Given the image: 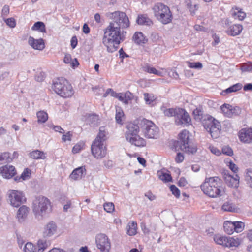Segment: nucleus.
<instances>
[{
    "mask_svg": "<svg viewBox=\"0 0 252 252\" xmlns=\"http://www.w3.org/2000/svg\"><path fill=\"white\" fill-rule=\"evenodd\" d=\"M30 157L34 159H45L46 156L43 152L36 150L30 153Z\"/></svg>",
    "mask_w": 252,
    "mask_h": 252,
    "instance_id": "obj_29",
    "label": "nucleus"
},
{
    "mask_svg": "<svg viewBox=\"0 0 252 252\" xmlns=\"http://www.w3.org/2000/svg\"><path fill=\"white\" fill-rule=\"evenodd\" d=\"M144 70L150 74H154L158 76H163V73L159 70H157L155 67L149 65H147L144 67Z\"/></svg>",
    "mask_w": 252,
    "mask_h": 252,
    "instance_id": "obj_35",
    "label": "nucleus"
},
{
    "mask_svg": "<svg viewBox=\"0 0 252 252\" xmlns=\"http://www.w3.org/2000/svg\"><path fill=\"white\" fill-rule=\"evenodd\" d=\"M0 174L6 179H10L14 176L16 172L13 166L6 165L0 167Z\"/></svg>",
    "mask_w": 252,
    "mask_h": 252,
    "instance_id": "obj_19",
    "label": "nucleus"
},
{
    "mask_svg": "<svg viewBox=\"0 0 252 252\" xmlns=\"http://www.w3.org/2000/svg\"><path fill=\"white\" fill-rule=\"evenodd\" d=\"M192 113L196 120H201L203 118V112L199 108H197L194 109Z\"/></svg>",
    "mask_w": 252,
    "mask_h": 252,
    "instance_id": "obj_51",
    "label": "nucleus"
},
{
    "mask_svg": "<svg viewBox=\"0 0 252 252\" xmlns=\"http://www.w3.org/2000/svg\"><path fill=\"white\" fill-rule=\"evenodd\" d=\"M202 124L205 129L209 131L211 137L216 139L220 137V122L210 116H205Z\"/></svg>",
    "mask_w": 252,
    "mask_h": 252,
    "instance_id": "obj_8",
    "label": "nucleus"
},
{
    "mask_svg": "<svg viewBox=\"0 0 252 252\" xmlns=\"http://www.w3.org/2000/svg\"><path fill=\"white\" fill-rule=\"evenodd\" d=\"M93 155L96 158H102L106 156V148L104 143L94 141L91 146Z\"/></svg>",
    "mask_w": 252,
    "mask_h": 252,
    "instance_id": "obj_15",
    "label": "nucleus"
},
{
    "mask_svg": "<svg viewBox=\"0 0 252 252\" xmlns=\"http://www.w3.org/2000/svg\"><path fill=\"white\" fill-rule=\"evenodd\" d=\"M240 244L238 239H235L231 237L221 236V245L227 247H238Z\"/></svg>",
    "mask_w": 252,
    "mask_h": 252,
    "instance_id": "obj_22",
    "label": "nucleus"
},
{
    "mask_svg": "<svg viewBox=\"0 0 252 252\" xmlns=\"http://www.w3.org/2000/svg\"><path fill=\"white\" fill-rule=\"evenodd\" d=\"M28 44L35 50H42L45 48L44 40L41 38L35 39L33 37L30 36L28 39Z\"/></svg>",
    "mask_w": 252,
    "mask_h": 252,
    "instance_id": "obj_21",
    "label": "nucleus"
},
{
    "mask_svg": "<svg viewBox=\"0 0 252 252\" xmlns=\"http://www.w3.org/2000/svg\"><path fill=\"white\" fill-rule=\"evenodd\" d=\"M37 122L38 123H45L48 118L47 113L44 111H40L37 112Z\"/></svg>",
    "mask_w": 252,
    "mask_h": 252,
    "instance_id": "obj_36",
    "label": "nucleus"
},
{
    "mask_svg": "<svg viewBox=\"0 0 252 252\" xmlns=\"http://www.w3.org/2000/svg\"><path fill=\"white\" fill-rule=\"evenodd\" d=\"M51 208L50 200L45 196H36L32 201V211L38 219H41L51 209Z\"/></svg>",
    "mask_w": 252,
    "mask_h": 252,
    "instance_id": "obj_3",
    "label": "nucleus"
},
{
    "mask_svg": "<svg viewBox=\"0 0 252 252\" xmlns=\"http://www.w3.org/2000/svg\"><path fill=\"white\" fill-rule=\"evenodd\" d=\"M222 173L225 182L228 186L235 188L239 187L240 178L237 174L232 176L226 170H224Z\"/></svg>",
    "mask_w": 252,
    "mask_h": 252,
    "instance_id": "obj_16",
    "label": "nucleus"
},
{
    "mask_svg": "<svg viewBox=\"0 0 252 252\" xmlns=\"http://www.w3.org/2000/svg\"><path fill=\"white\" fill-rule=\"evenodd\" d=\"M77 43H78V41H77V37L76 36H73L71 39V41H70V44H71V47L73 48V49H74L77 45Z\"/></svg>",
    "mask_w": 252,
    "mask_h": 252,
    "instance_id": "obj_63",
    "label": "nucleus"
},
{
    "mask_svg": "<svg viewBox=\"0 0 252 252\" xmlns=\"http://www.w3.org/2000/svg\"><path fill=\"white\" fill-rule=\"evenodd\" d=\"M161 109L165 116L167 117H174V119L175 118L176 112H177V108L165 109V108L163 107Z\"/></svg>",
    "mask_w": 252,
    "mask_h": 252,
    "instance_id": "obj_40",
    "label": "nucleus"
},
{
    "mask_svg": "<svg viewBox=\"0 0 252 252\" xmlns=\"http://www.w3.org/2000/svg\"><path fill=\"white\" fill-rule=\"evenodd\" d=\"M32 30L33 31H39L43 33H45L46 32L44 23L40 21L35 22L32 27Z\"/></svg>",
    "mask_w": 252,
    "mask_h": 252,
    "instance_id": "obj_34",
    "label": "nucleus"
},
{
    "mask_svg": "<svg viewBox=\"0 0 252 252\" xmlns=\"http://www.w3.org/2000/svg\"><path fill=\"white\" fill-rule=\"evenodd\" d=\"M154 15L158 21L163 24L170 23L172 20V15L169 8L166 5L158 3L153 7Z\"/></svg>",
    "mask_w": 252,
    "mask_h": 252,
    "instance_id": "obj_7",
    "label": "nucleus"
},
{
    "mask_svg": "<svg viewBox=\"0 0 252 252\" xmlns=\"http://www.w3.org/2000/svg\"><path fill=\"white\" fill-rule=\"evenodd\" d=\"M170 191L172 194L177 198H179L180 196V191L179 189L175 185H172L170 187Z\"/></svg>",
    "mask_w": 252,
    "mask_h": 252,
    "instance_id": "obj_53",
    "label": "nucleus"
},
{
    "mask_svg": "<svg viewBox=\"0 0 252 252\" xmlns=\"http://www.w3.org/2000/svg\"><path fill=\"white\" fill-rule=\"evenodd\" d=\"M23 250L24 252H35L36 247L31 242H27L25 244Z\"/></svg>",
    "mask_w": 252,
    "mask_h": 252,
    "instance_id": "obj_44",
    "label": "nucleus"
},
{
    "mask_svg": "<svg viewBox=\"0 0 252 252\" xmlns=\"http://www.w3.org/2000/svg\"><path fill=\"white\" fill-rule=\"evenodd\" d=\"M175 123L177 126H189L191 123V118L185 109L177 108V112L175 118Z\"/></svg>",
    "mask_w": 252,
    "mask_h": 252,
    "instance_id": "obj_14",
    "label": "nucleus"
},
{
    "mask_svg": "<svg viewBox=\"0 0 252 252\" xmlns=\"http://www.w3.org/2000/svg\"><path fill=\"white\" fill-rule=\"evenodd\" d=\"M241 69L243 72L252 71V62L244 63L241 65Z\"/></svg>",
    "mask_w": 252,
    "mask_h": 252,
    "instance_id": "obj_48",
    "label": "nucleus"
},
{
    "mask_svg": "<svg viewBox=\"0 0 252 252\" xmlns=\"http://www.w3.org/2000/svg\"><path fill=\"white\" fill-rule=\"evenodd\" d=\"M239 109L238 107H234L228 104H224L221 105V112L227 117H232L238 114Z\"/></svg>",
    "mask_w": 252,
    "mask_h": 252,
    "instance_id": "obj_18",
    "label": "nucleus"
},
{
    "mask_svg": "<svg viewBox=\"0 0 252 252\" xmlns=\"http://www.w3.org/2000/svg\"><path fill=\"white\" fill-rule=\"evenodd\" d=\"M221 209L225 211L234 212L236 208L232 203L227 201L221 206Z\"/></svg>",
    "mask_w": 252,
    "mask_h": 252,
    "instance_id": "obj_43",
    "label": "nucleus"
},
{
    "mask_svg": "<svg viewBox=\"0 0 252 252\" xmlns=\"http://www.w3.org/2000/svg\"><path fill=\"white\" fill-rule=\"evenodd\" d=\"M29 212V208L26 205L21 206L17 213V218L19 222L24 221Z\"/></svg>",
    "mask_w": 252,
    "mask_h": 252,
    "instance_id": "obj_24",
    "label": "nucleus"
},
{
    "mask_svg": "<svg viewBox=\"0 0 252 252\" xmlns=\"http://www.w3.org/2000/svg\"><path fill=\"white\" fill-rule=\"evenodd\" d=\"M124 116V113L123 110L120 107L116 108L115 119L117 123L122 124V118Z\"/></svg>",
    "mask_w": 252,
    "mask_h": 252,
    "instance_id": "obj_42",
    "label": "nucleus"
},
{
    "mask_svg": "<svg viewBox=\"0 0 252 252\" xmlns=\"http://www.w3.org/2000/svg\"><path fill=\"white\" fill-rule=\"evenodd\" d=\"M63 62L66 64H69L73 68L76 67L79 65L77 60L76 58L72 59L71 55L69 54L66 53L65 54Z\"/></svg>",
    "mask_w": 252,
    "mask_h": 252,
    "instance_id": "obj_28",
    "label": "nucleus"
},
{
    "mask_svg": "<svg viewBox=\"0 0 252 252\" xmlns=\"http://www.w3.org/2000/svg\"><path fill=\"white\" fill-rule=\"evenodd\" d=\"M139 132V126L133 123H129L126 126L125 136L126 141L132 145L137 147H143L145 146L146 142L144 139L138 135Z\"/></svg>",
    "mask_w": 252,
    "mask_h": 252,
    "instance_id": "obj_4",
    "label": "nucleus"
},
{
    "mask_svg": "<svg viewBox=\"0 0 252 252\" xmlns=\"http://www.w3.org/2000/svg\"><path fill=\"white\" fill-rule=\"evenodd\" d=\"M209 149L210 151L215 155L220 156V151L217 149L216 147L213 146H209Z\"/></svg>",
    "mask_w": 252,
    "mask_h": 252,
    "instance_id": "obj_60",
    "label": "nucleus"
},
{
    "mask_svg": "<svg viewBox=\"0 0 252 252\" xmlns=\"http://www.w3.org/2000/svg\"><path fill=\"white\" fill-rule=\"evenodd\" d=\"M191 134L187 130L184 129L179 134L178 140L175 142L174 146L175 151L180 150L188 154H194L197 149L191 141Z\"/></svg>",
    "mask_w": 252,
    "mask_h": 252,
    "instance_id": "obj_2",
    "label": "nucleus"
},
{
    "mask_svg": "<svg viewBox=\"0 0 252 252\" xmlns=\"http://www.w3.org/2000/svg\"><path fill=\"white\" fill-rule=\"evenodd\" d=\"M106 140V132L105 131L104 127H101L99 128V131L94 141L98 142L99 143H104Z\"/></svg>",
    "mask_w": 252,
    "mask_h": 252,
    "instance_id": "obj_31",
    "label": "nucleus"
},
{
    "mask_svg": "<svg viewBox=\"0 0 252 252\" xmlns=\"http://www.w3.org/2000/svg\"><path fill=\"white\" fill-rule=\"evenodd\" d=\"M4 20L6 25L11 28H13L16 26V21L14 18H9L7 19L4 18Z\"/></svg>",
    "mask_w": 252,
    "mask_h": 252,
    "instance_id": "obj_54",
    "label": "nucleus"
},
{
    "mask_svg": "<svg viewBox=\"0 0 252 252\" xmlns=\"http://www.w3.org/2000/svg\"><path fill=\"white\" fill-rule=\"evenodd\" d=\"M86 175V169L84 166L78 167L73 170L69 177L73 180L81 179Z\"/></svg>",
    "mask_w": 252,
    "mask_h": 252,
    "instance_id": "obj_23",
    "label": "nucleus"
},
{
    "mask_svg": "<svg viewBox=\"0 0 252 252\" xmlns=\"http://www.w3.org/2000/svg\"><path fill=\"white\" fill-rule=\"evenodd\" d=\"M12 161V158L11 157L10 154L8 152H4L0 154V164L10 162Z\"/></svg>",
    "mask_w": 252,
    "mask_h": 252,
    "instance_id": "obj_38",
    "label": "nucleus"
},
{
    "mask_svg": "<svg viewBox=\"0 0 252 252\" xmlns=\"http://www.w3.org/2000/svg\"><path fill=\"white\" fill-rule=\"evenodd\" d=\"M37 245L38 247L37 252H43L51 245V242L47 240L40 239L38 241Z\"/></svg>",
    "mask_w": 252,
    "mask_h": 252,
    "instance_id": "obj_27",
    "label": "nucleus"
},
{
    "mask_svg": "<svg viewBox=\"0 0 252 252\" xmlns=\"http://www.w3.org/2000/svg\"><path fill=\"white\" fill-rule=\"evenodd\" d=\"M104 209L108 213H111L114 210V205L113 203H106L103 205Z\"/></svg>",
    "mask_w": 252,
    "mask_h": 252,
    "instance_id": "obj_55",
    "label": "nucleus"
},
{
    "mask_svg": "<svg viewBox=\"0 0 252 252\" xmlns=\"http://www.w3.org/2000/svg\"><path fill=\"white\" fill-rule=\"evenodd\" d=\"M97 247L101 252H109L111 249V242L108 236L104 234H99L95 238Z\"/></svg>",
    "mask_w": 252,
    "mask_h": 252,
    "instance_id": "obj_13",
    "label": "nucleus"
},
{
    "mask_svg": "<svg viewBox=\"0 0 252 252\" xmlns=\"http://www.w3.org/2000/svg\"><path fill=\"white\" fill-rule=\"evenodd\" d=\"M158 174L159 178L164 182H168L172 180V177L169 173L163 172H158Z\"/></svg>",
    "mask_w": 252,
    "mask_h": 252,
    "instance_id": "obj_45",
    "label": "nucleus"
},
{
    "mask_svg": "<svg viewBox=\"0 0 252 252\" xmlns=\"http://www.w3.org/2000/svg\"><path fill=\"white\" fill-rule=\"evenodd\" d=\"M31 174V171L26 168L24 169V171L21 175L20 177H19V179H22L23 180H25L28 179V177H30Z\"/></svg>",
    "mask_w": 252,
    "mask_h": 252,
    "instance_id": "obj_56",
    "label": "nucleus"
},
{
    "mask_svg": "<svg viewBox=\"0 0 252 252\" xmlns=\"http://www.w3.org/2000/svg\"><path fill=\"white\" fill-rule=\"evenodd\" d=\"M58 227L55 222L50 221L44 226L43 236L44 237H50L57 233Z\"/></svg>",
    "mask_w": 252,
    "mask_h": 252,
    "instance_id": "obj_17",
    "label": "nucleus"
},
{
    "mask_svg": "<svg viewBox=\"0 0 252 252\" xmlns=\"http://www.w3.org/2000/svg\"><path fill=\"white\" fill-rule=\"evenodd\" d=\"M232 15L235 19L243 20L246 17V14L244 12L242 11L241 9L236 8L235 10L232 13Z\"/></svg>",
    "mask_w": 252,
    "mask_h": 252,
    "instance_id": "obj_37",
    "label": "nucleus"
},
{
    "mask_svg": "<svg viewBox=\"0 0 252 252\" xmlns=\"http://www.w3.org/2000/svg\"><path fill=\"white\" fill-rule=\"evenodd\" d=\"M111 14L113 21L110 23H115L114 25L119 26L120 28H126L129 27L128 18L124 12L115 11Z\"/></svg>",
    "mask_w": 252,
    "mask_h": 252,
    "instance_id": "obj_11",
    "label": "nucleus"
},
{
    "mask_svg": "<svg viewBox=\"0 0 252 252\" xmlns=\"http://www.w3.org/2000/svg\"><path fill=\"white\" fill-rule=\"evenodd\" d=\"M136 22L138 24L141 25L150 26L153 24L152 21L145 14L138 15Z\"/></svg>",
    "mask_w": 252,
    "mask_h": 252,
    "instance_id": "obj_25",
    "label": "nucleus"
},
{
    "mask_svg": "<svg viewBox=\"0 0 252 252\" xmlns=\"http://www.w3.org/2000/svg\"><path fill=\"white\" fill-rule=\"evenodd\" d=\"M117 93L115 92L112 89H108L105 93L103 94L104 97H106L107 95L110 94L111 96L115 97Z\"/></svg>",
    "mask_w": 252,
    "mask_h": 252,
    "instance_id": "obj_62",
    "label": "nucleus"
},
{
    "mask_svg": "<svg viewBox=\"0 0 252 252\" xmlns=\"http://www.w3.org/2000/svg\"><path fill=\"white\" fill-rule=\"evenodd\" d=\"M233 224H234L235 227L234 231L237 233L241 232L244 230L245 224L243 222L241 221H235L233 222Z\"/></svg>",
    "mask_w": 252,
    "mask_h": 252,
    "instance_id": "obj_47",
    "label": "nucleus"
},
{
    "mask_svg": "<svg viewBox=\"0 0 252 252\" xmlns=\"http://www.w3.org/2000/svg\"><path fill=\"white\" fill-rule=\"evenodd\" d=\"M8 200L12 206L18 207L26 202V198L23 192L10 190L8 192Z\"/></svg>",
    "mask_w": 252,
    "mask_h": 252,
    "instance_id": "obj_10",
    "label": "nucleus"
},
{
    "mask_svg": "<svg viewBox=\"0 0 252 252\" xmlns=\"http://www.w3.org/2000/svg\"><path fill=\"white\" fill-rule=\"evenodd\" d=\"M175 159L177 163H181L184 159V156L182 153L179 152L177 153Z\"/></svg>",
    "mask_w": 252,
    "mask_h": 252,
    "instance_id": "obj_59",
    "label": "nucleus"
},
{
    "mask_svg": "<svg viewBox=\"0 0 252 252\" xmlns=\"http://www.w3.org/2000/svg\"><path fill=\"white\" fill-rule=\"evenodd\" d=\"M143 96L146 103L147 104H151L156 99V97L153 94L145 93Z\"/></svg>",
    "mask_w": 252,
    "mask_h": 252,
    "instance_id": "obj_46",
    "label": "nucleus"
},
{
    "mask_svg": "<svg viewBox=\"0 0 252 252\" xmlns=\"http://www.w3.org/2000/svg\"><path fill=\"white\" fill-rule=\"evenodd\" d=\"M115 23H110L105 29L103 38V44L107 47L108 52L115 51L121 41L124 40L123 33H121L119 26Z\"/></svg>",
    "mask_w": 252,
    "mask_h": 252,
    "instance_id": "obj_1",
    "label": "nucleus"
},
{
    "mask_svg": "<svg viewBox=\"0 0 252 252\" xmlns=\"http://www.w3.org/2000/svg\"><path fill=\"white\" fill-rule=\"evenodd\" d=\"M245 180L249 186L252 188V169L249 168L246 170Z\"/></svg>",
    "mask_w": 252,
    "mask_h": 252,
    "instance_id": "obj_41",
    "label": "nucleus"
},
{
    "mask_svg": "<svg viewBox=\"0 0 252 252\" xmlns=\"http://www.w3.org/2000/svg\"><path fill=\"white\" fill-rule=\"evenodd\" d=\"M238 136L241 141L250 143L252 141V129L243 128L238 133Z\"/></svg>",
    "mask_w": 252,
    "mask_h": 252,
    "instance_id": "obj_20",
    "label": "nucleus"
},
{
    "mask_svg": "<svg viewBox=\"0 0 252 252\" xmlns=\"http://www.w3.org/2000/svg\"><path fill=\"white\" fill-rule=\"evenodd\" d=\"M115 97L118 98L120 101L123 102L125 104H127L129 101L131 99V94L129 92L125 94L117 93Z\"/></svg>",
    "mask_w": 252,
    "mask_h": 252,
    "instance_id": "obj_26",
    "label": "nucleus"
},
{
    "mask_svg": "<svg viewBox=\"0 0 252 252\" xmlns=\"http://www.w3.org/2000/svg\"><path fill=\"white\" fill-rule=\"evenodd\" d=\"M223 27L224 32L229 36H236L239 35L243 27L242 25L238 24H232L228 19H226L223 23Z\"/></svg>",
    "mask_w": 252,
    "mask_h": 252,
    "instance_id": "obj_12",
    "label": "nucleus"
},
{
    "mask_svg": "<svg viewBox=\"0 0 252 252\" xmlns=\"http://www.w3.org/2000/svg\"><path fill=\"white\" fill-rule=\"evenodd\" d=\"M223 229L224 231L228 234H232L234 231L235 227L233 222L227 220L223 223Z\"/></svg>",
    "mask_w": 252,
    "mask_h": 252,
    "instance_id": "obj_30",
    "label": "nucleus"
},
{
    "mask_svg": "<svg viewBox=\"0 0 252 252\" xmlns=\"http://www.w3.org/2000/svg\"><path fill=\"white\" fill-rule=\"evenodd\" d=\"M72 136V135L71 132L68 131L66 134L63 135L62 139L63 142L70 141Z\"/></svg>",
    "mask_w": 252,
    "mask_h": 252,
    "instance_id": "obj_57",
    "label": "nucleus"
},
{
    "mask_svg": "<svg viewBox=\"0 0 252 252\" xmlns=\"http://www.w3.org/2000/svg\"><path fill=\"white\" fill-rule=\"evenodd\" d=\"M52 88L57 94L64 98L70 97L74 94L71 85L63 78L53 80Z\"/></svg>",
    "mask_w": 252,
    "mask_h": 252,
    "instance_id": "obj_6",
    "label": "nucleus"
},
{
    "mask_svg": "<svg viewBox=\"0 0 252 252\" xmlns=\"http://www.w3.org/2000/svg\"><path fill=\"white\" fill-rule=\"evenodd\" d=\"M242 87V85L241 84L237 83L236 84H234V85L230 86L228 88H227L224 90H223L221 92V94L223 95L224 94H227L231 93L232 92H237V91L241 90Z\"/></svg>",
    "mask_w": 252,
    "mask_h": 252,
    "instance_id": "obj_32",
    "label": "nucleus"
},
{
    "mask_svg": "<svg viewBox=\"0 0 252 252\" xmlns=\"http://www.w3.org/2000/svg\"><path fill=\"white\" fill-rule=\"evenodd\" d=\"M137 223L134 221L129 223L127 226V233L129 236H133L137 233Z\"/></svg>",
    "mask_w": 252,
    "mask_h": 252,
    "instance_id": "obj_39",
    "label": "nucleus"
},
{
    "mask_svg": "<svg viewBox=\"0 0 252 252\" xmlns=\"http://www.w3.org/2000/svg\"><path fill=\"white\" fill-rule=\"evenodd\" d=\"M82 146L80 144H76L72 148V151L73 153H77L82 149Z\"/></svg>",
    "mask_w": 252,
    "mask_h": 252,
    "instance_id": "obj_64",
    "label": "nucleus"
},
{
    "mask_svg": "<svg viewBox=\"0 0 252 252\" xmlns=\"http://www.w3.org/2000/svg\"><path fill=\"white\" fill-rule=\"evenodd\" d=\"M133 39L134 42L138 44L145 43L147 41L143 34L139 32H137L134 33Z\"/></svg>",
    "mask_w": 252,
    "mask_h": 252,
    "instance_id": "obj_33",
    "label": "nucleus"
},
{
    "mask_svg": "<svg viewBox=\"0 0 252 252\" xmlns=\"http://www.w3.org/2000/svg\"><path fill=\"white\" fill-rule=\"evenodd\" d=\"M9 13V7L8 5H5L1 11V16L4 18L6 17Z\"/></svg>",
    "mask_w": 252,
    "mask_h": 252,
    "instance_id": "obj_58",
    "label": "nucleus"
},
{
    "mask_svg": "<svg viewBox=\"0 0 252 252\" xmlns=\"http://www.w3.org/2000/svg\"><path fill=\"white\" fill-rule=\"evenodd\" d=\"M228 166L234 173H236L238 171V168L236 165L233 162H229V164L228 165Z\"/></svg>",
    "mask_w": 252,
    "mask_h": 252,
    "instance_id": "obj_61",
    "label": "nucleus"
},
{
    "mask_svg": "<svg viewBox=\"0 0 252 252\" xmlns=\"http://www.w3.org/2000/svg\"><path fill=\"white\" fill-rule=\"evenodd\" d=\"M220 179L218 177L206 178L201 185L203 192L211 197H216L219 195Z\"/></svg>",
    "mask_w": 252,
    "mask_h": 252,
    "instance_id": "obj_5",
    "label": "nucleus"
},
{
    "mask_svg": "<svg viewBox=\"0 0 252 252\" xmlns=\"http://www.w3.org/2000/svg\"><path fill=\"white\" fill-rule=\"evenodd\" d=\"M221 153L229 156L233 155V151L229 146H223L221 148Z\"/></svg>",
    "mask_w": 252,
    "mask_h": 252,
    "instance_id": "obj_50",
    "label": "nucleus"
},
{
    "mask_svg": "<svg viewBox=\"0 0 252 252\" xmlns=\"http://www.w3.org/2000/svg\"><path fill=\"white\" fill-rule=\"evenodd\" d=\"M188 9L191 14H194L198 8V5L196 4H193L192 2H188L187 4Z\"/></svg>",
    "mask_w": 252,
    "mask_h": 252,
    "instance_id": "obj_52",
    "label": "nucleus"
},
{
    "mask_svg": "<svg viewBox=\"0 0 252 252\" xmlns=\"http://www.w3.org/2000/svg\"><path fill=\"white\" fill-rule=\"evenodd\" d=\"M188 67L191 68L200 69L202 68V64L200 62H187Z\"/></svg>",
    "mask_w": 252,
    "mask_h": 252,
    "instance_id": "obj_49",
    "label": "nucleus"
},
{
    "mask_svg": "<svg viewBox=\"0 0 252 252\" xmlns=\"http://www.w3.org/2000/svg\"><path fill=\"white\" fill-rule=\"evenodd\" d=\"M141 125L146 137L151 139H157L158 137L159 129L152 121L143 119L141 121Z\"/></svg>",
    "mask_w": 252,
    "mask_h": 252,
    "instance_id": "obj_9",
    "label": "nucleus"
}]
</instances>
